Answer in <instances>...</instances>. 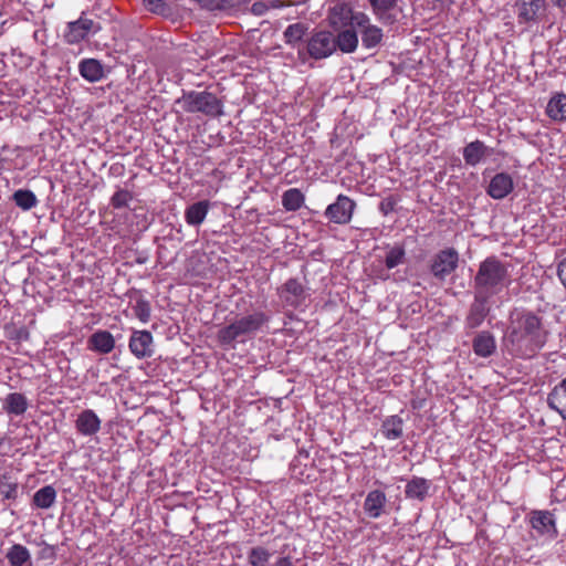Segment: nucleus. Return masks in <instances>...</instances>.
<instances>
[{"label": "nucleus", "mask_w": 566, "mask_h": 566, "mask_svg": "<svg viewBox=\"0 0 566 566\" xmlns=\"http://www.w3.org/2000/svg\"><path fill=\"white\" fill-rule=\"evenodd\" d=\"M549 335L542 316L530 310L514 308L510 312L502 344L511 356L531 359L544 348Z\"/></svg>", "instance_id": "nucleus-1"}, {"label": "nucleus", "mask_w": 566, "mask_h": 566, "mask_svg": "<svg viewBox=\"0 0 566 566\" xmlns=\"http://www.w3.org/2000/svg\"><path fill=\"white\" fill-rule=\"evenodd\" d=\"M509 268L496 256H489L479 265L474 276V292L489 297L501 293L510 284Z\"/></svg>", "instance_id": "nucleus-2"}, {"label": "nucleus", "mask_w": 566, "mask_h": 566, "mask_svg": "<svg viewBox=\"0 0 566 566\" xmlns=\"http://www.w3.org/2000/svg\"><path fill=\"white\" fill-rule=\"evenodd\" d=\"M336 51L335 35L325 30L314 31L305 41V45L297 46V59L305 64L310 59L323 60Z\"/></svg>", "instance_id": "nucleus-3"}, {"label": "nucleus", "mask_w": 566, "mask_h": 566, "mask_svg": "<svg viewBox=\"0 0 566 566\" xmlns=\"http://www.w3.org/2000/svg\"><path fill=\"white\" fill-rule=\"evenodd\" d=\"M268 322V316L262 312H254L242 316L218 332V339L223 345H230L235 339L250 336L258 332Z\"/></svg>", "instance_id": "nucleus-4"}, {"label": "nucleus", "mask_w": 566, "mask_h": 566, "mask_svg": "<svg viewBox=\"0 0 566 566\" xmlns=\"http://www.w3.org/2000/svg\"><path fill=\"white\" fill-rule=\"evenodd\" d=\"M184 108L191 113H202L206 116L218 117L222 115V103L208 91L184 93Z\"/></svg>", "instance_id": "nucleus-5"}, {"label": "nucleus", "mask_w": 566, "mask_h": 566, "mask_svg": "<svg viewBox=\"0 0 566 566\" xmlns=\"http://www.w3.org/2000/svg\"><path fill=\"white\" fill-rule=\"evenodd\" d=\"M101 30L102 28L98 23L85 18V13L82 12L76 21H71L66 24L64 40L69 44H77L85 40L90 33L96 34Z\"/></svg>", "instance_id": "nucleus-6"}, {"label": "nucleus", "mask_w": 566, "mask_h": 566, "mask_svg": "<svg viewBox=\"0 0 566 566\" xmlns=\"http://www.w3.org/2000/svg\"><path fill=\"white\" fill-rule=\"evenodd\" d=\"M458 262L459 254L454 249L441 250L432 259L430 265L431 273L434 277L442 281L457 269Z\"/></svg>", "instance_id": "nucleus-7"}, {"label": "nucleus", "mask_w": 566, "mask_h": 566, "mask_svg": "<svg viewBox=\"0 0 566 566\" xmlns=\"http://www.w3.org/2000/svg\"><path fill=\"white\" fill-rule=\"evenodd\" d=\"M356 203L345 195H338L335 202L331 203L325 210V217L336 224H347L350 222Z\"/></svg>", "instance_id": "nucleus-8"}, {"label": "nucleus", "mask_w": 566, "mask_h": 566, "mask_svg": "<svg viewBox=\"0 0 566 566\" xmlns=\"http://www.w3.org/2000/svg\"><path fill=\"white\" fill-rule=\"evenodd\" d=\"M528 522L531 527L541 537L553 539L558 535L554 514L549 511H532L528 515Z\"/></svg>", "instance_id": "nucleus-9"}, {"label": "nucleus", "mask_w": 566, "mask_h": 566, "mask_svg": "<svg viewBox=\"0 0 566 566\" xmlns=\"http://www.w3.org/2000/svg\"><path fill=\"white\" fill-rule=\"evenodd\" d=\"M277 293L282 303L293 308L303 305L307 297L304 286L296 279L287 280Z\"/></svg>", "instance_id": "nucleus-10"}, {"label": "nucleus", "mask_w": 566, "mask_h": 566, "mask_svg": "<svg viewBox=\"0 0 566 566\" xmlns=\"http://www.w3.org/2000/svg\"><path fill=\"white\" fill-rule=\"evenodd\" d=\"M356 28L359 29L361 34V42L366 49L376 48L382 40V30L370 23V19L363 12H357Z\"/></svg>", "instance_id": "nucleus-11"}, {"label": "nucleus", "mask_w": 566, "mask_h": 566, "mask_svg": "<svg viewBox=\"0 0 566 566\" xmlns=\"http://www.w3.org/2000/svg\"><path fill=\"white\" fill-rule=\"evenodd\" d=\"M491 297L474 292V300L470 305L465 317V326L470 329L478 328L490 313Z\"/></svg>", "instance_id": "nucleus-12"}, {"label": "nucleus", "mask_w": 566, "mask_h": 566, "mask_svg": "<svg viewBox=\"0 0 566 566\" xmlns=\"http://www.w3.org/2000/svg\"><path fill=\"white\" fill-rule=\"evenodd\" d=\"M128 347L138 359L151 357L154 354L153 335L148 331H134L130 335Z\"/></svg>", "instance_id": "nucleus-13"}, {"label": "nucleus", "mask_w": 566, "mask_h": 566, "mask_svg": "<svg viewBox=\"0 0 566 566\" xmlns=\"http://www.w3.org/2000/svg\"><path fill=\"white\" fill-rule=\"evenodd\" d=\"M357 12L354 13L347 3H337L329 9L327 20L335 30H340L349 24L356 25Z\"/></svg>", "instance_id": "nucleus-14"}, {"label": "nucleus", "mask_w": 566, "mask_h": 566, "mask_svg": "<svg viewBox=\"0 0 566 566\" xmlns=\"http://www.w3.org/2000/svg\"><path fill=\"white\" fill-rule=\"evenodd\" d=\"M101 419L92 409L83 410L75 420V428L82 436H94L101 430Z\"/></svg>", "instance_id": "nucleus-15"}, {"label": "nucleus", "mask_w": 566, "mask_h": 566, "mask_svg": "<svg viewBox=\"0 0 566 566\" xmlns=\"http://www.w3.org/2000/svg\"><path fill=\"white\" fill-rule=\"evenodd\" d=\"M387 496L381 490H373L367 493L364 501V511L370 518H379L385 513Z\"/></svg>", "instance_id": "nucleus-16"}, {"label": "nucleus", "mask_w": 566, "mask_h": 566, "mask_svg": "<svg viewBox=\"0 0 566 566\" xmlns=\"http://www.w3.org/2000/svg\"><path fill=\"white\" fill-rule=\"evenodd\" d=\"M513 179L506 172L496 174L490 181L486 192L493 199H503L513 190Z\"/></svg>", "instance_id": "nucleus-17"}, {"label": "nucleus", "mask_w": 566, "mask_h": 566, "mask_svg": "<svg viewBox=\"0 0 566 566\" xmlns=\"http://www.w3.org/2000/svg\"><path fill=\"white\" fill-rule=\"evenodd\" d=\"M87 347L98 354L106 355L115 348V338L108 331L98 329L88 337Z\"/></svg>", "instance_id": "nucleus-18"}, {"label": "nucleus", "mask_w": 566, "mask_h": 566, "mask_svg": "<svg viewBox=\"0 0 566 566\" xmlns=\"http://www.w3.org/2000/svg\"><path fill=\"white\" fill-rule=\"evenodd\" d=\"M472 348L479 357H490L496 350V342L494 335L489 331H482L475 335L472 340Z\"/></svg>", "instance_id": "nucleus-19"}, {"label": "nucleus", "mask_w": 566, "mask_h": 566, "mask_svg": "<svg viewBox=\"0 0 566 566\" xmlns=\"http://www.w3.org/2000/svg\"><path fill=\"white\" fill-rule=\"evenodd\" d=\"M548 406L566 420V377L548 394Z\"/></svg>", "instance_id": "nucleus-20"}, {"label": "nucleus", "mask_w": 566, "mask_h": 566, "mask_svg": "<svg viewBox=\"0 0 566 566\" xmlns=\"http://www.w3.org/2000/svg\"><path fill=\"white\" fill-rule=\"evenodd\" d=\"M2 408L9 416H22L29 408V401L21 392H10L6 396Z\"/></svg>", "instance_id": "nucleus-21"}, {"label": "nucleus", "mask_w": 566, "mask_h": 566, "mask_svg": "<svg viewBox=\"0 0 566 566\" xmlns=\"http://www.w3.org/2000/svg\"><path fill=\"white\" fill-rule=\"evenodd\" d=\"M431 488V482L424 478L412 476L406 484L405 494L407 499L423 501Z\"/></svg>", "instance_id": "nucleus-22"}, {"label": "nucleus", "mask_w": 566, "mask_h": 566, "mask_svg": "<svg viewBox=\"0 0 566 566\" xmlns=\"http://www.w3.org/2000/svg\"><path fill=\"white\" fill-rule=\"evenodd\" d=\"M489 154L488 147L481 140H474L469 143L463 148V158L467 165L476 166L480 164Z\"/></svg>", "instance_id": "nucleus-23"}, {"label": "nucleus", "mask_w": 566, "mask_h": 566, "mask_svg": "<svg viewBox=\"0 0 566 566\" xmlns=\"http://www.w3.org/2000/svg\"><path fill=\"white\" fill-rule=\"evenodd\" d=\"M78 71L82 77L91 83L98 82L104 76L103 65L95 59H85L80 62Z\"/></svg>", "instance_id": "nucleus-24"}, {"label": "nucleus", "mask_w": 566, "mask_h": 566, "mask_svg": "<svg viewBox=\"0 0 566 566\" xmlns=\"http://www.w3.org/2000/svg\"><path fill=\"white\" fill-rule=\"evenodd\" d=\"M546 114L555 122L566 120V94H554L547 103Z\"/></svg>", "instance_id": "nucleus-25"}, {"label": "nucleus", "mask_w": 566, "mask_h": 566, "mask_svg": "<svg viewBox=\"0 0 566 566\" xmlns=\"http://www.w3.org/2000/svg\"><path fill=\"white\" fill-rule=\"evenodd\" d=\"M210 203L207 200L198 201L189 206L185 211L186 222L190 226H199L203 222Z\"/></svg>", "instance_id": "nucleus-26"}, {"label": "nucleus", "mask_w": 566, "mask_h": 566, "mask_svg": "<svg viewBox=\"0 0 566 566\" xmlns=\"http://www.w3.org/2000/svg\"><path fill=\"white\" fill-rule=\"evenodd\" d=\"M56 495V490L52 485H45L34 493L32 505L36 509L48 510L54 505Z\"/></svg>", "instance_id": "nucleus-27"}, {"label": "nucleus", "mask_w": 566, "mask_h": 566, "mask_svg": "<svg viewBox=\"0 0 566 566\" xmlns=\"http://www.w3.org/2000/svg\"><path fill=\"white\" fill-rule=\"evenodd\" d=\"M146 10L164 18L172 17L177 0H143Z\"/></svg>", "instance_id": "nucleus-28"}, {"label": "nucleus", "mask_w": 566, "mask_h": 566, "mask_svg": "<svg viewBox=\"0 0 566 566\" xmlns=\"http://www.w3.org/2000/svg\"><path fill=\"white\" fill-rule=\"evenodd\" d=\"M307 27L304 23L297 22L290 24L284 31L285 43L297 50V46L305 45L303 36L306 34Z\"/></svg>", "instance_id": "nucleus-29"}, {"label": "nucleus", "mask_w": 566, "mask_h": 566, "mask_svg": "<svg viewBox=\"0 0 566 566\" xmlns=\"http://www.w3.org/2000/svg\"><path fill=\"white\" fill-rule=\"evenodd\" d=\"M403 421L399 416H390L382 421L381 433L388 440L399 439L403 433Z\"/></svg>", "instance_id": "nucleus-30"}, {"label": "nucleus", "mask_w": 566, "mask_h": 566, "mask_svg": "<svg viewBox=\"0 0 566 566\" xmlns=\"http://www.w3.org/2000/svg\"><path fill=\"white\" fill-rule=\"evenodd\" d=\"M544 0H531L523 2L518 8V20L521 22H530L536 20L539 11L544 9Z\"/></svg>", "instance_id": "nucleus-31"}, {"label": "nucleus", "mask_w": 566, "mask_h": 566, "mask_svg": "<svg viewBox=\"0 0 566 566\" xmlns=\"http://www.w3.org/2000/svg\"><path fill=\"white\" fill-rule=\"evenodd\" d=\"M336 39V49L338 48L342 52L352 53L357 49L358 36L353 30L346 29L338 33Z\"/></svg>", "instance_id": "nucleus-32"}, {"label": "nucleus", "mask_w": 566, "mask_h": 566, "mask_svg": "<svg viewBox=\"0 0 566 566\" xmlns=\"http://www.w3.org/2000/svg\"><path fill=\"white\" fill-rule=\"evenodd\" d=\"M305 197L297 188H291L284 191L282 196V206L286 211H297L304 205Z\"/></svg>", "instance_id": "nucleus-33"}, {"label": "nucleus", "mask_w": 566, "mask_h": 566, "mask_svg": "<svg viewBox=\"0 0 566 566\" xmlns=\"http://www.w3.org/2000/svg\"><path fill=\"white\" fill-rule=\"evenodd\" d=\"M30 557L29 549L21 544H13L7 553V559L11 566H23Z\"/></svg>", "instance_id": "nucleus-34"}, {"label": "nucleus", "mask_w": 566, "mask_h": 566, "mask_svg": "<svg viewBox=\"0 0 566 566\" xmlns=\"http://www.w3.org/2000/svg\"><path fill=\"white\" fill-rule=\"evenodd\" d=\"M12 199L14 203L22 210H30L38 203V199L34 192L27 189H19L14 191Z\"/></svg>", "instance_id": "nucleus-35"}, {"label": "nucleus", "mask_w": 566, "mask_h": 566, "mask_svg": "<svg viewBox=\"0 0 566 566\" xmlns=\"http://www.w3.org/2000/svg\"><path fill=\"white\" fill-rule=\"evenodd\" d=\"M19 485L8 474L0 475V496L2 500H17Z\"/></svg>", "instance_id": "nucleus-36"}, {"label": "nucleus", "mask_w": 566, "mask_h": 566, "mask_svg": "<svg viewBox=\"0 0 566 566\" xmlns=\"http://www.w3.org/2000/svg\"><path fill=\"white\" fill-rule=\"evenodd\" d=\"M271 553L262 547L256 546L250 549L248 560L251 566H268Z\"/></svg>", "instance_id": "nucleus-37"}, {"label": "nucleus", "mask_w": 566, "mask_h": 566, "mask_svg": "<svg viewBox=\"0 0 566 566\" xmlns=\"http://www.w3.org/2000/svg\"><path fill=\"white\" fill-rule=\"evenodd\" d=\"M150 304L144 297L138 295L135 298V304L133 305V313L135 317H137L140 322L147 323L150 319Z\"/></svg>", "instance_id": "nucleus-38"}, {"label": "nucleus", "mask_w": 566, "mask_h": 566, "mask_svg": "<svg viewBox=\"0 0 566 566\" xmlns=\"http://www.w3.org/2000/svg\"><path fill=\"white\" fill-rule=\"evenodd\" d=\"M374 14L378 19H384L387 13L397 4V0H368Z\"/></svg>", "instance_id": "nucleus-39"}, {"label": "nucleus", "mask_w": 566, "mask_h": 566, "mask_svg": "<svg viewBox=\"0 0 566 566\" xmlns=\"http://www.w3.org/2000/svg\"><path fill=\"white\" fill-rule=\"evenodd\" d=\"M133 193L127 189H118L111 198V206L114 209H123L129 206Z\"/></svg>", "instance_id": "nucleus-40"}, {"label": "nucleus", "mask_w": 566, "mask_h": 566, "mask_svg": "<svg viewBox=\"0 0 566 566\" xmlns=\"http://www.w3.org/2000/svg\"><path fill=\"white\" fill-rule=\"evenodd\" d=\"M405 250L401 247H394L386 255L385 264L388 269H394L401 264L405 259Z\"/></svg>", "instance_id": "nucleus-41"}, {"label": "nucleus", "mask_w": 566, "mask_h": 566, "mask_svg": "<svg viewBox=\"0 0 566 566\" xmlns=\"http://www.w3.org/2000/svg\"><path fill=\"white\" fill-rule=\"evenodd\" d=\"M199 2L208 10H223L228 7L227 0H199Z\"/></svg>", "instance_id": "nucleus-42"}, {"label": "nucleus", "mask_w": 566, "mask_h": 566, "mask_svg": "<svg viewBox=\"0 0 566 566\" xmlns=\"http://www.w3.org/2000/svg\"><path fill=\"white\" fill-rule=\"evenodd\" d=\"M557 275L562 283L564 284V286L566 287V258L559 262L557 268Z\"/></svg>", "instance_id": "nucleus-43"}, {"label": "nucleus", "mask_w": 566, "mask_h": 566, "mask_svg": "<svg viewBox=\"0 0 566 566\" xmlns=\"http://www.w3.org/2000/svg\"><path fill=\"white\" fill-rule=\"evenodd\" d=\"M14 339L21 342V340H28L29 338V332L27 331V328L24 327H21L19 329L15 331V334L13 336Z\"/></svg>", "instance_id": "nucleus-44"}, {"label": "nucleus", "mask_w": 566, "mask_h": 566, "mask_svg": "<svg viewBox=\"0 0 566 566\" xmlns=\"http://www.w3.org/2000/svg\"><path fill=\"white\" fill-rule=\"evenodd\" d=\"M273 566H292V560L289 556L279 558Z\"/></svg>", "instance_id": "nucleus-45"}, {"label": "nucleus", "mask_w": 566, "mask_h": 566, "mask_svg": "<svg viewBox=\"0 0 566 566\" xmlns=\"http://www.w3.org/2000/svg\"><path fill=\"white\" fill-rule=\"evenodd\" d=\"M264 10H265V6L263 3L256 2L252 6V11L256 14H262L264 12Z\"/></svg>", "instance_id": "nucleus-46"}, {"label": "nucleus", "mask_w": 566, "mask_h": 566, "mask_svg": "<svg viewBox=\"0 0 566 566\" xmlns=\"http://www.w3.org/2000/svg\"><path fill=\"white\" fill-rule=\"evenodd\" d=\"M394 208V203L388 201V202H382L381 203V210L385 212V213H388L389 210H392Z\"/></svg>", "instance_id": "nucleus-47"}, {"label": "nucleus", "mask_w": 566, "mask_h": 566, "mask_svg": "<svg viewBox=\"0 0 566 566\" xmlns=\"http://www.w3.org/2000/svg\"><path fill=\"white\" fill-rule=\"evenodd\" d=\"M559 9L566 8V0H551Z\"/></svg>", "instance_id": "nucleus-48"}]
</instances>
